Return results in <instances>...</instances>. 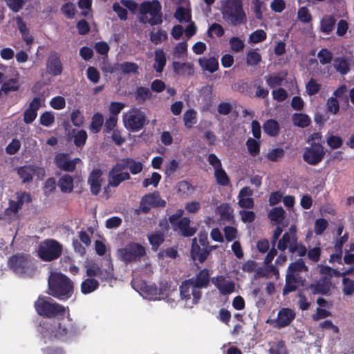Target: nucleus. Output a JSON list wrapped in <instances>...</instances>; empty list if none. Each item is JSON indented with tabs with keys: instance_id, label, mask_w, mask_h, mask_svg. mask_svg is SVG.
Masks as SVG:
<instances>
[{
	"instance_id": "37998d69",
	"label": "nucleus",
	"mask_w": 354,
	"mask_h": 354,
	"mask_svg": "<svg viewBox=\"0 0 354 354\" xmlns=\"http://www.w3.org/2000/svg\"><path fill=\"white\" fill-rule=\"evenodd\" d=\"M196 111L194 109H189L183 115L184 124L187 129H191L197 123Z\"/></svg>"
},
{
	"instance_id": "69168bd1",
	"label": "nucleus",
	"mask_w": 354,
	"mask_h": 354,
	"mask_svg": "<svg viewBox=\"0 0 354 354\" xmlns=\"http://www.w3.org/2000/svg\"><path fill=\"white\" fill-rule=\"evenodd\" d=\"M19 89L17 82L15 79H10L7 82H5L1 86V91L5 93H8L10 91H17Z\"/></svg>"
},
{
	"instance_id": "aec40b11",
	"label": "nucleus",
	"mask_w": 354,
	"mask_h": 354,
	"mask_svg": "<svg viewBox=\"0 0 354 354\" xmlns=\"http://www.w3.org/2000/svg\"><path fill=\"white\" fill-rule=\"evenodd\" d=\"M285 281L286 283L283 288V295H287L295 291L299 286H304L306 279L301 276H295L292 274L287 273Z\"/></svg>"
},
{
	"instance_id": "6e6552de",
	"label": "nucleus",
	"mask_w": 354,
	"mask_h": 354,
	"mask_svg": "<svg viewBox=\"0 0 354 354\" xmlns=\"http://www.w3.org/2000/svg\"><path fill=\"white\" fill-rule=\"evenodd\" d=\"M146 254L145 248L138 243L131 242L118 250L119 258L126 263L140 261Z\"/></svg>"
},
{
	"instance_id": "20e7f679",
	"label": "nucleus",
	"mask_w": 354,
	"mask_h": 354,
	"mask_svg": "<svg viewBox=\"0 0 354 354\" xmlns=\"http://www.w3.org/2000/svg\"><path fill=\"white\" fill-rule=\"evenodd\" d=\"M139 21L142 24H149L151 26L162 24V6L158 0L145 1L139 8Z\"/></svg>"
},
{
	"instance_id": "c9c22d12",
	"label": "nucleus",
	"mask_w": 354,
	"mask_h": 354,
	"mask_svg": "<svg viewBox=\"0 0 354 354\" xmlns=\"http://www.w3.org/2000/svg\"><path fill=\"white\" fill-rule=\"evenodd\" d=\"M103 124L104 118L102 114L99 112L95 113L91 118L89 129L92 133H97L101 131Z\"/></svg>"
},
{
	"instance_id": "7c9ffc66",
	"label": "nucleus",
	"mask_w": 354,
	"mask_h": 354,
	"mask_svg": "<svg viewBox=\"0 0 354 354\" xmlns=\"http://www.w3.org/2000/svg\"><path fill=\"white\" fill-rule=\"evenodd\" d=\"M333 66L337 72L344 75L350 71L348 59L345 57H335L333 60Z\"/></svg>"
},
{
	"instance_id": "5fc2aeb1",
	"label": "nucleus",
	"mask_w": 354,
	"mask_h": 354,
	"mask_svg": "<svg viewBox=\"0 0 354 354\" xmlns=\"http://www.w3.org/2000/svg\"><path fill=\"white\" fill-rule=\"evenodd\" d=\"M88 135L85 130H79L74 136V144L77 147H83L87 140Z\"/></svg>"
},
{
	"instance_id": "a211bd4d",
	"label": "nucleus",
	"mask_w": 354,
	"mask_h": 354,
	"mask_svg": "<svg viewBox=\"0 0 354 354\" xmlns=\"http://www.w3.org/2000/svg\"><path fill=\"white\" fill-rule=\"evenodd\" d=\"M212 282L222 295H230L235 290V283L232 280L226 279L223 275L213 277Z\"/></svg>"
},
{
	"instance_id": "8fccbe9b",
	"label": "nucleus",
	"mask_w": 354,
	"mask_h": 354,
	"mask_svg": "<svg viewBox=\"0 0 354 354\" xmlns=\"http://www.w3.org/2000/svg\"><path fill=\"white\" fill-rule=\"evenodd\" d=\"M317 57L322 65L330 64L333 60V53L328 48H322L317 53Z\"/></svg>"
},
{
	"instance_id": "0eeeda50",
	"label": "nucleus",
	"mask_w": 354,
	"mask_h": 354,
	"mask_svg": "<svg viewBox=\"0 0 354 354\" xmlns=\"http://www.w3.org/2000/svg\"><path fill=\"white\" fill-rule=\"evenodd\" d=\"M63 247L55 239H46L39 246L38 255L45 261H52L57 259L62 254Z\"/></svg>"
},
{
	"instance_id": "e433bc0d",
	"label": "nucleus",
	"mask_w": 354,
	"mask_h": 354,
	"mask_svg": "<svg viewBox=\"0 0 354 354\" xmlns=\"http://www.w3.org/2000/svg\"><path fill=\"white\" fill-rule=\"evenodd\" d=\"M99 287V282L94 279L88 278L84 280L81 284V291L83 294H89Z\"/></svg>"
},
{
	"instance_id": "423d86ee",
	"label": "nucleus",
	"mask_w": 354,
	"mask_h": 354,
	"mask_svg": "<svg viewBox=\"0 0 354 354\" xmlns=\"http://www.w3.org/2000/svg\"><path fill=\"white\" fill-rule=\"evenodd\" d=\"M8 266L14 272L23 277H31L35 271L30 256L24 253L11 256L8 259Z\"/></svg>"
},
{
	"instance_id": "de8ad7c7",
	"label": "nucleus",
	"mask_w": 354,
	"mask_h": 354,
	"mask_svg": "<svg viewBox=\"0 0 354 354\" xmlns=\"http://www.w3.org/2000/svg\"><path fill=\"white\" fill-rule=\"evenodd\" d=\"M261 61V55L255 50H250L246 55V63L248 66H257Z\"/></svg>"
},
{
	"instance_id": "bf43d9fd",
	"label": "nucleus",
	"mask_w": 354,
	"mask_h": 354,
	"mask_svg": "<svg viewBox=\"0 0 354 354\" xmlns=\"http://www.w3.org/2000/svg\"><path fill=\"white\" fill-rule=\"evenodd\" d=\"M213 32H214V34L218 37H221L224 35L225 31L221 25H220L217 23H214L208 28V30H207L208 37L213 38L214 37Z\"/></svg>"
},
{
	"instance_id": "c03bdc74",
	"label": "nucleus",
	"mask_w": 354,
	"mask_h": 354,
	"mask_svg": "<svg viewBox=\"0 0 354 354\" xmlns=\"http://www.w3.org/2000/svg\"><path fill=\"white\" fill-rule=\"evenodd\" d=\"M264 79L270 88L281 86L284 80V77H281L279 73L266 75Z\"/></svg>"
},
{
	"instance_id": "a19ab883",
	"label": "nucleus",
	"mask_w": 354,
	"mask_h": 354,
	"mask_svg": "<svg viewBox=\"0 0 354 354\" xmlns=\"http://www.w3.org/2000/svg\"><path fill=\"white\" fill-rule=\"evenodd\" d=\"M308 271V267L302 260L292 263L288 268L287 273L292 274L295 276H300L299 272Z\"/></svg>"
},
{
	"instance_id": "6ab92c4d",
	"label": "nucleus",
	"mask_w": 354,
	"mask_h": 354,
	"mask_svg": "<svg viewBox=\"0 0 354 354\" xmlns=\"http://www.w3.org/2000/svg\"><path fill=\"white\" fill-rule=\"evenodd\" d=\"M211 252V249L201 247L197 242L196 238L192 239L190 254L191 257L194 261H197L200 263H203Z\"/></svg>"
},
{
	"instance_id": "f3484780",
	"label": "nucleus",
	"mask_w": 354,
	"mask_h": 354,
	"mask_svg": "<svg viewBox=\"0 0 354 354\" xmlns=\"http://www.w3.org/2000/svg\"><path fill=\"white\" fill-rule=\"evenodd\" d=\"M331 286L330 279L327 277H324L309 284L307 288L309 289L314 295H328L330 294Z\"/></svg>"
},
{
	"instance_id": "412c9836",
	"label": "nucleus",
	"mask_w": 354,
	"mask_h": 354,
	"mask_svg": "<svg viewBox=\"0 0 354 354\" xmlns=\"http://www.w3.org/2000/svg\"><path fill=\"white\" fill-rule=\"evenodd\" d=\"M194 284L195 287L201 290L202 288H205L209 286L211 279V273L207 268L201 270L195 277L189 279Z\"/></svg>"
},
{
	"instance_id": "864d4df0",
	"label": "nucleus",
	"mask_w": 354,
	"mask_h": 354,
	"mask_svg": "<svg viewBox=\"0 0 354 354\" xmlns=\"http://www.w3.org/2000/svg\"><path fill=\"white\" fill-rule=\"evenodd\" d=\"M267 38L266 32L262 30H257L252 32L249 37V40L251 43L258 44L265 41Z\"/></svg>"
},
{
	"instance_id": "f257e3e1",
	"label": "nucleus",
	"mask_w": 354,
	"mask_h": 354,
	"mask_svg": "<svg viewBox=\"0 0 354 354\" xmlns=\"http://www.w3.org/2000/svg\"><path fill=\"white\" fill-rule=\"evenodd\" d=\"M40 333L48 339L65 340L79 334L80 329L71 319L59 323L57 326L50 322H44Z\"/></svg>"
},
{
	"instance_id": "052dcab7",
	"label": "nucleus",
	"mask_w": 354,
	"mask_h": 354,
	"mask_svg": "<svg viewBox=\"0 0 354 354\" xmlns=\"http://www.w3.org/2000/svg\"><path fill=\"white\" fill-rule=\"evenodd\" d=\"M320 88V84L313 78H311L306 86V92L310 96L318 93Z\"/></svg>"
},
{
	"instance_id": "7ed1b4c3",
	"label": "nucleus",
	"mask_w": 354,
	"mask_h": 354,
	"mask_svg": "<svg viewBox=\"0 0 354 354\" xmlns=\"http://www.w3.org/2000/svg\"><path fill=\"white\" fill-rule=\"evenodd\" d=\"M243 6V0H227L221 11L223 20L233 26L245 24L248 19Z\"/></svg>"
},
{
	"instance_id": "2f4dec72",
	"label": "nucleus",
	"mask_w": 354,
	"mask_h": 354,
	"mask_svg": "<svg viewBox=\"0 0 354 354\" xmlns=\"http://www.w3.org/2000/svg\"><path fill=\"white\" fill-rule=\"evenodd\" d=\"M154 61V69L157 72L161 73L163 71L167 62L166 55L162 49L158 48L155 50Z\"/></svg>"
},
{
	"instance_id": "c756f323",
	"label": "nucleus",
	"mask_w": 354,
	"mask_h": 354,
	"mask_svg": "<svg viewBox=\"0 0 354 354\" xmlns=\"http://www.w3.org/2000/svg\"><path fill=\"white\" fill-rule=\"evenodd\" d=\"M264 132L270 137L277 136L280 131L279 122L274 119L267 120L263 124Z\"/></svg>"
},
{
	"instance_id": "ea45409f",
	"label": "nucleus",
	"mask_w": 354,
	"mask_h": 354,
	"mask_svg": "<svg viewBox=\"0 0 354 354\" xmlns=\"http://www.w3.org/2000/svg\"><path fill=\"white\" fill-rule=\"evenodd\" d=\"M214 178L217 184L221 186L225 187L230 184V178L223 167L214 171Z\"/></svg>"
},
{
	"instance_id": "58836bf2",
	"label": "nucleus",
	"mask_w": 354,
	"mask_h": 354,
	"mask_svg": "<svg viewBox=\"0 0 354 354\" xmlns=\"http://www.w3.org/2000/svg\"><path fill=\"white\" fill-rule=\"evenodd\" d=\"M167 39V32L162 28H158L156 32H154V29H153V30L149 32V39L155 45L160 44Z\"/></svg>"
},
{
	"instance_id": "c85d7f7f",
	"label": "nucleus",
	"mask_w": 354,
	"mask_h": 354,
	"mask_svg": "<svg viewBox=\"0 0 354 354\" xmlns=\"http://www.w3.org/2000/svg\"><path fill=\"white\" fill-rule=\"evenodd\" d=\"M336 19L333 15L324 16L320 21V30L326 35H329L335 28Z\"/></svg>"
},
{
	"instance_id": "4be33fe9",
	"label": "nucleus",
	"mask_w": 354,
	"mask_h": 354,
	"mask_svg": "<svg viewBox=\"0 0 354 354\" xmlns=\"http://www.w3.org/2000/svg\"><path fill=\"white\" fill-rule=\"evenodd\" d=\"M102 171L100 169H94L88 176V183L93 195H97L101 191Z\"/></svg>"
},
{
	"instance_id": "a878e982",
	"label": "nucleus",
	"mask_w": 354,
	"mask_h": 354,
	"mask_svg": "<svg viewBox=\"0 0 354 354\" xmlns=\"http://www.w3.org/2000/svg\"><path fill=\"white\" fill-rule=\"evenodd\" d=\"M148 241L153 251H157L159 247L164 243L165 235L161 231H155L147 234Z\"/></svg>"
},
{
	"instance_id": "b1692460",
	"label": "nucleus",
	"mask_w": 354,
	"mask_h": 354,
	"mask_svg": "<svg viewBox=\"0 0 354 354\" xmlns=\"http://www.w3.org/2000/svg\"><path fill=\"white\" fill-rule=\"evenodd\" d=\"M122 167L123 169H126L127 168L129 169V171L133 175L138 174L140 173L143 169V164L140 161H136L134 159L131 158H122L119 160Z\"/></svg>"
},
{
	"instance_id": "dca6fc26",
	"label": "nucleus",
	"mask_w": 354,
	"mask_h": 354,
	"mask_svg": "<svg viewBox=\"0 0 354 354\" xmlns=\"http://www.w3.org/2000/svg\"><path fill=\"white\" fill-rule=\"evenodd\" d=\"M191 221L188 217H183L179 221L171 224L173 230L177 232L178 234L183 237H192L196 232V229L190 225Z\"/></svg>"
},
{
	"instance_id": "338daca9",
	"label": "nucleus",
	"mask_w": 354,
	"mask_h": 354,
	"mask_svg": "<svg viewBox=\"0 0 354 354\" xmlns=\"http://www.w3.org/2000/svg\"><path fill=\"white\" fill-rule=\"evenodd\" d=\"M161 180V175L157 172H153L150 178H145L142 184L143 187H147L150 185L157 187Z\"/></svg>"
},
{
	"instance_id": "0e129e2a",
	"label": "nucleus",
	"mask_w": 354,
	"mask_h": 354,
	"mask_svg": "<svg viewBox=\"0 0 354 354\" xmlns=\"http://www.w3.org/2000/svg\"><path fill=\"white\" fill-rule=\"evenodd\" d=\"M343 292L346 295H351L354 293V280L344 277L342 279Z\"/></svg>"
},
{
	"instance_id": "f704fd0d",
	"label": "nucleus",
	"mask_w": 354,
	"mask_h": 354,
	"mask_svg": "<svg viewBox=\"0 0 354 354\" xmlns=\"http://www.w3.org/2000/svg\"><path fill=\"white\" fill-rule=\"evenodd\" d=\"M289 252L292 254L297 253L299 257H303L307 253L306 246L300 243H297V237L296 234H293V241L289 245Z\"/></svg>"
},
{
	"instance_id": "13d9d810",
	"label": "nucleus",
	"mask_w": 354,
	"mask_h": 354,
	"mask_svg": "<svg viewBox=\"0 0 354 354\" xmlns=\"http://www.w3.org/2000/svg\"><path fill=\"white\" fill-rule=\"evenodd\" d=\"M327 145L332 149L340 148L343 144V140L338 136L330 135L326 139Z\"/></svg>"
},
{
	"instance_id": "774afa93",
	"label": "nucleus",
	"mask_w": 354,
	"mask_h": 354,
	"mask_svg": "<svg viewBox=\"0 0 354 354\" xmlns=\"http://www.w3.org/2000/svg\"><path fill=\"white\" fill-rule=\"evenodd\" d=\"M50 105L54 109L61 110L66 106V101L64 97L62 96H56L51 99Z\"/></svg>"
},
{
	"instance_id": "680f3d73",
	"label": "nucleus",
	"mask_w": 354,
	"mask_h": 354,
	"mask_svg": "<svg viewBox=\"0 0 354 354\" xmlns=\"http://www.w3.org/2000/svg\"><path fill=\"white\" fill-rule=\"evenodd\" d=\"M40 124L44 127H50L55 122V116L50 111H45L40 115Z\"/></svg>"
},
{
	"instance_id": "f8f14e48",
	"label": "nucleus",
	"mask_w": 354,
	"mask_h": 354,
	"mask_svg": "<svg viewBox=\"0 0 354 354\" xmlns=\"http://www.w3.org/2000/svg\"><path fill=\"white\" fill-rule=\"evenodd\" d=\"M166 202L161 198L158 192L155 191L152 193L144 195L140 201V208L144 214L149 212L151 207H164Z\"/></svg>"
},
{
	"instance_id": "603ef678",
	"label": "nucleus",
	"mask_w": 354,
	"mask_h": 354,
	"mask_svg": "<svg viewBox=\"0 0 354 354\" xmlns=\"http://www.w3.org/2000/svg\"><path fill=\"white\" fill-rule=\"evenodd\" d=\"M120 68L124 74H137L139 66L136 63L125 62L120 65Z\"/></svg>"
},
{
	"instance_id": "2eb2a0df",
	"label": "nucleus",
	"mask_w": 354,
	"mask_h": 354,
	"mask_svg": "<svg viewBox=\"0 0 354 354\" xmlns=\"http://www.w3.org/2000/svg\"><path fill=\"white\" fill-rule=\"evenodd\" d=\"M80 161L79 158L69 160L68 154L64 153L57 154L54 158L56 167L60 170L67 172L75 171L77 164Z\"/></svg>"
},
{
	"instance_id": "473e14b6",
	"label": "nucleus",
	"mask_w": 354,
	"mask_h": 354,
	"mask_svg": "<svg viewBox=\"0 0 354 354\" xmlns=\"http://www.w3.org/2000/svg\"><path fill=\"white\" fill-rule=\"evenodd\" d=\"M296 234L295 230L293 227L290 229V232H285L281 239L279 240L277 248L280 251H285L287 248H289L290 243L293 241V234Z\"/></svg>"
},
{
	"instance_id": "ddd939ff",
	"label": "nucleus",
	"mask_w": 354,
	"mask_h": 354,
	"mask_svg": "<svg viewBox=\"0 0 354 354\" xmlns=\"http://www.w3.org/2000/svg\"><path fill=\"white\" fill-rule=\"evenodd\" d=\"M123 168L122 167L119 161L115 164L111 169L109 171L108 174V185L113 187H117L124 180H129L131 178L129 173L125 171L123 172Z\"/></svg>"
},
{
	"instance_id": "f03ea898",
	"label": "nucleus",
	"mask_w": 354,
	"mask_h": 354,
	"mask_svg": "<svg viewBox=\"0 0 354 354\" xmlns=\"http://www.w3.org/2000/svg\"><path fill=\"white\" fill-rule=\"evenodd\" d=\"M48 284L50 295L59 300H67L73 293V281L62 273L52 272Z\"/></svg>"
},
{
	"instance_id": "e2e57ef3",
	"label": "nucleus",
	"mask_w": 354,
	"mask_h": 354,
	"mask_svg": "<svg viewBox=\"0 0 354 354\" xmlns=\"http://www.w3.org/2000/svg\"><path fill=\"white\" fill-rule=\"evenodd\" d=\"M27 0H4L8 7L14 12H19Z\"/></svg>"
},
{
	"instance_id": "4468645a",
	"label": "nucleus",
	"mask_w": 354,
	"mask_h": 354,
	"mask_svg": "<svg viewBox=\"0 0 354 354\" xmlns=\"http://www.w3.org/2000/svg\"><path fill=\"white\" fill-rule=\"evenodd\" d=\"M46 71L52 76H58L62 73L63 64L60 55L56 51H52L48 55L46 63Z\"/></svg>"
},
{
	"instance_id": "6e6d98bb",
	"label": "nucleus",
	"mask_w": 354,
	"mask_h": 354,
	"mask_svg": "<svg viewBox=\"0 0 354 354\" xmlns=\"http://www.w3.org/2000/svg\"><path fill=\"white\" fill-rule=\"evenodd\" d=\"M297 17L300 21L305 24L311 22L313 19L309 10L305 6L299 8L297 12Z\"/></svg>"
},
{
	"instance_id": "bb28decb",
	"label": "nucleus",
	"mask_w": 354,
	"mask_h": 354,
	"mask_svg": "<svg viewBox=\"0 0 354 354\" xmlns=\"http://www.w3.org/2000/svg\"><path fill=\"white\" fill-rule=\"evenodd\" d=\"M198 62L203 70L207 71L210 73H213L216 71L219 66L217 59L214 57L200 58Z\"/></svg>"
},
{
	"instance_id": "09e8293b",
	"label": "nucleus",
	"mask_w": 354,
	"mask_h": 354,
	"mask_svg": "<svg viewBox=\"0 0 354 354\" xmlns=\"http://www.w3.org/2000/svg\"><path fill=\"white\" fill-rule=\"evenodd\" d=\"M285 156V151L282 148H274L268 151L266 158L272 162H277Z\"/></svg>"
},
{
	"instance_id": "79ce46f5",
	"label": "nucleus",
	"mask_w": 354,
	"mask_h": 354,
	"mask_svg": "<svg viewBox=\"0 0 354 354\" xmlns=\"http://www.w3.org/2000/svg\"><path fill=\"white\" fill-rule=\"evenodd\" d=\"M285 211L281 207H273L268 213V218L277 224L281 223L283 219Z\"/></svg>"
},
{
	"instance_id": "9b49d317",
	"label": "nucleus",
	"mask_w": 354,
	"mask_h": 354,
	"mask_svg": "<svg viewBox=\"0 0 354 354\" xmlns=\"http://www.w3.org/2000/svg\"><path fill=\"white\" fill-rule=\"evenodd\" d=\"M326 154V149L320 143L313 142L309 147L306 148L304 154V160L310 165L319 164Z\"/></svg>"
},
{
	"instance_id": "4c0bfd02",
	"label": "nucleus",
	"mask_w": 354,
	"mask_h": 354,
	"mask_svg": "<svg viewBox=\"0 0 354 354\" xmlns=\"http://www.w3.org/2000/svg\"><path fill=\"white\" fill-rule=\"evenodd\" d=\"M134 97L139 103H143L151 97V93L147 87L138 86L134 92Z\"/></svg>"
},
{
	"instance_id": "3c124183",
	"label": "nucleus",
	"mask_w": 354,
	"mask_h": 354,
	"mask_svg": "<svg viewBox=\"0 0 354 354\" xmlns=\"http://www.w3.org/2000/svg\"><path fill=\"white\" fill-rule=\"evenodd\" d=\"M62 14L67 19H73L75 17L76 12V7L73 3L68 2L63 4L60 8Z\"/></svg>"
},
{
	"instance_id": "39448f33",
	"label": "nucleus",
	"mask_w": 354,
	"mask_h": 354,
	"mask_svg": "<svg viewBox=\"0 0 354 354\" xmlns=\"http://www.w3.org/2000/svg\"><path fill=\"white\" fill-rule=\"evenodd\" d=\"M34 306L37 313L44 317H64L66 314L64 306L48 297L39 296L35 301Z\"/></svg>"
},
{
	"instance_id": "a18cd8bd",
	"label": "nucleus",
	"mask_w": 354,
	"mask_h": 354,
	"mask_svg": "<svg viewBox=\"0 0 354 354\" xmlns=\"http://www.w3.org/2000/svg\"><path fill=\"white\" fill-rule=\"evenodd\" d=\"M174 17L180 23L188 22L192 17L189 11L182 6L176 8Z\"/></svg>"
},
{
	"instance_id": "72a5a7b5",
	"label": "nucleus",
	"mask_w": 354,
	"mask_h": 354,
	"mask_svg": "<svg viewBox=\"0 0 354 354\" xmlns=\"http://www.w3.org/2000/svg\"><path fill=\"white\" fill-rule=\"evenodd\" d=\"M292 123L295 126L306 128L308 127L311 123L310 118L304 113H295L292 116Z\"/></svg>"
},
{
	"instance_id": "4d7b16f0",
	"label": "nucleus",
	"mask_w": 354,
	"mask_h": 354,
	"mask_svg": "<svg viewBox=\"0 0 354 354\" xmlns=\"http://www.w3.org/2000/svg\"><path fill=\"white\" fill-rule=\"evenodd\" d=\"M328 225V221L325 218H318L315 222L314 232L317 235L322 234L327 229Z\"/></svg>"
},
{
	"instance_id": "9d476101",
	"label": "nucleus",
	"mask_w": 354,
	"mask_h": 354,
	"mask_svg": "<svg viewBox=\"0 0 354 354\" xmlns=\"http://www.w3.org/2000/svg\"><path fill=\"white\" fill-rule=\"evenodd\" d=\"M179 291L181 299L186 302L192 300V306L198 304L202 296L201 290L196 288L189 279L182 282Z\"/></svg>"
},
{
	"instance_id": "cd10ccee",
	"label": "nucleus",
	"mask_w": 354,
	"mask_h": 354,
	"mask_svg": "<svg viewBox=\"0 0 354 354\" xmlns=\"http://www.w3.org/2000/svg\"><path fill=\"white\" fill-rule=\"evenodd\" d=\"M73 178L69 174H64L58 180V186L62 193H71L74 188Z\"/></svg>"
},
{
	"instance_id": "5701e85b",
	"label": "nucleus",
	"mask_w": 354,
	"mask_h": 354,
	"mask_svg": "<svg viewBox=\"0 0 354 354\" xmlns=\"http://www.w3.org/2000/svg\"><path fill=\"white\" fill-rule=\"evenodd\" d=\"M295 318V313L293 310L288 308H281L277 315V326L279 328L288 326Z\"/></svg>"
},
{
	"instance_id": "49530a36",
	"label": "nucleus",
	"mask_w": 354,
	"mask_h": 354,
	"mask_svg": "<svg viewBox=\"0 0 354 354\" xmlns=\"http://www.w3.org/2000/svg\"><path fill=\"white\" fill-rule=\"evenodd\" d=\"M246 147L248 153L252 156H257L260 152L261 143L255 139L249 138L246 141Z\"/></svg>"
},
{
	"instance_id": "393cba45",
	"label": "nucleus",
	"mask_w": 354,
	"mask_h": 354,
	"mask_svg": "<svg viewBox=\"0 0 354 354\" xmlns=\"http://www.w3.org/2000/svg\"><path fill=\"white\" fill-rule=\"evenodd\" d=\"M17 172L23 183H30L32 180L33 175L36 173V166L24 165L19 167Z\"/></svg>"
},
{
	"instance_id": "1a4fd4ad",
	"label": "nucleus",
	"mask_w": 354,
	"mask_h": 354,
	"mask_svg": "<svg viewBox=\"0 0 354 354\" xmlns=\"http://www.w3.org/2000/svg\"><path fill=\"white\" fill-rule=\"evenodd\" d=\"M123 122L128 130L137 132L146 124V116L140 109H134L123 115Z\"/></svg>"
}]
</instances>
